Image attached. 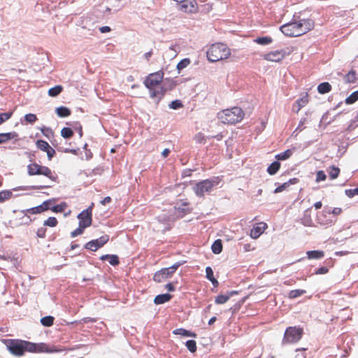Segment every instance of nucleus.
Wrapping results in <instances>:
<instances>
[{
	"label": "nucleus",
	"mask_w": 358,
	"mask_h": 358,
	"mask_svg": "<svg viewBox=\"0 0 358 358\" xmlns=\"http://www.w3.org/2000/svg\"><path fill=\"white\" fill-rule=\"evenodd\" d=\"M2 343L8 350L15 356H22L26 352L32 353L46 352L48 346L45 343H34L20 339H3Z\"/></svg>",
	"instance_id": "nucleus-1"
},
{
	"label": "nucleus",
	"mask_w": 358,
	"mask_h": 358,
	"mask_svg": "<svg viewBox=\"0 0 358 358\" xmlns=\"http://www.w3.org/2000/svg\"><path fill=\"white\" fill-rule=\"evenodd\" d=\"M164 76V72L159 71L145 78L143 84L149 90L151 98L162 99L164 96L167 90L162 85Z\"/></svg>",
	"instance_id": "nucleus-2"
},
{
	"label": "nucleus",
	"mask_w": 358,
	"mask_h": 358,
	"mask_svg": "<svg viewBox=\"0 0 358 358\" xmlns=\"http://www.w3.org/2000/svg\"><path fill=\"white\" fill-rule=\"evenodd\" d=\"M314 27V23L310 20H301L299 22H292L280 27V31L289 37L300 36Z\"/></svg>",
	"instance_id": "nucleus-3"
},
{
	"label": "nucleus",
	"mask_w": 358,
	"mask_h": 358,
	"mask_svg": "<svg viewBox=\"0 0 358 358\" xmlns=\"http://www.w3.org/2000/svg\"><path fill=\"white\" fill-rule=\"evenodd\" d=\"M231 55V50L222 43L212 44L206 51V57L210 62H216L227 59Z\"/></svg>",
	"instance_id": "nucleus-4"
},
{
	"label": "nucleus",
	"mask_w": 358,
	"mask_h": 358,
	"mask_svg": "<svg viewBox=\"0 0 358 358\" xmlns=\"http://www.w3.org/2000/svg\"><path fill=\"white\" fill-rule=\"evenodd\" d=\"M245 116L243 110L239 107L225 109L218 113V118L224 124H234L241 122Z\"/></svg>",
	"instance_id": "nucleus-5"
},
{
	"label": "nucleus",
	"mask_w": 358,
	"mask_h": 358,
	"mask_svg": "<svg viewBox=\"0 0 358 358\" xmlns=\"http://www.w3.org/2000/svg\"><path fill=\"white\" fill-rule=\"evenodd\" d=\"M27 173L30 176L41 175L47 177L53 182H57V175L49 167L40 165L36 162L31 163L27 166Z\"/></svg>",
	"instance_id": "nucleus-6"
},
{
	"label": "nucleus",
	"mask_w": 358,
	"mask_h": 358,
	"mask_svg": "<svg viewBox=\"0 0 358 358\" xmlns=\"http://www.w3.org/2000/svg\"><path fill=\"white\" fill-rule=\"evenodd\" d=\"M303 335V328L296 326L289 327L285 331L282 343V345L296 343L301 339Z\"/></svg>",
	"instance_id": "nucleus-7"
},
{
	"label": "nucleus",
	"mask_w": 358,
	"mask_h": 358,
	"mask_svg": "<svg viewBox=\"0 0 358 358\" xmlns=\"http://www.w3.org/2000/svg\"><path fill=\"white\" fill-rule=\"evenodd\" d=\"M185 262H178L169 268H164L157 271L153 276L154 281L156 282H162L170 278L177 269Z\"/></svg>",
	"instance_id": "nucleus-8"
},
{
	"label": "nucleus",
	"mask_w": 358,
	"mask_h": 358,
	"mask_svg": "<svg viewBox=\"0 0 358 358\" xmlns=\"http://www.w3.org/2000/svg\"><path fill=\"white\" fill-rule=\"evenodd\" d=\"M219 182L218 178H214L213 180H204L196 184L194 191L198 196H203L205 193L210 192L213 187L217 185Z\"/></svg>",
	"instance_id": "nucleus-9"
},
{
	"label": "nucleus",
	"mask_w": 358,
	"mask_h": 358,
	"mask_svg": "<svg viewBox=\"0 0 358 358\" xmlns=\"http://www.w3.org/2000/svg\"><path fill=\"white\" fill-rule=\"evenodd\" d=\"M50 201H45L41 205L33 207L25 210H22V213L24 214V217H27L28 221L26 222V224H29L31 222V220L29 216L27 215V213L30 214H40L50 209Z\"/></svg>",
	"instance_id": "nucleus-10"
},
{
	"label": "nucleus",
	"mask_w": 358,
	"mask_h": 358,
	"mask_svg": "<svg viewBox=\"0 0 358 358\" xmlns=\"http://www.w3.org/2000/svg\"><path fill=\"white\" fill-rule=\"evenodd\" d=\"M289 54V52L287 53L284 50H278L264 54L262 55V57L268 62H280Z\"/></svg>",
	"instance_id": "nucleus-11"
},
{
	"label": "nucleus",
	"mask_w": 358,
	"mask_h": 358,
	"mask_svg": "<svg viewBox=\"0 0 358 358\" xmlns=\"http://www.w3.org/2000/svg\"><path fill=\"white\" fill-rule=\"evenodd\" d=\"M108 241L109 236L104 235L101 236L99 238L92 240L87 243L85 245V248L92 251H96L99 248H101L103 245H105Z\"/></svg>",
	"instance_id": "nucleus-12"
},
{
	"label": "nucleus",
	"mask_w": 358,
	"mask_h": 358,
	"mask_svg": "<svg viewBox=\"0 0 358 358\" xmlns=\"http://www.w3.org/2000/svg\"><path fill=\"white\" fill-rule=\"evenodd\" d=\"M180 10L187 13H195L198 10V6L196 0H185L179 2Z\"/></svg>",
	"instance_id": "nucleus-13"
},
{
	"label": "nucleus",
	"mask_w": 358,
	"mask_h": 358,
	"mask_svg": "<svg viewBox=\"0 0 358 358\" xmlns=\"http://www.w3.org/2000/svg\"><path fill=\"white\" fill-rule=\"evenodd\" d=\"M36 145L39 150L47 153L49 160H51L56 154L55 150L45 141L38 140L36 143Z\"/></svg>",
	"instance_id": "nucleus-14"
},
{
	"label": "nucleus",
	"mask_w": 358,
	"mask_h": 358,
	"mask_svg": "<svg viewBox=\"0 0 358 358\" xmlns=\"http://www.w3.org/2000/svg\"><path fill=\"white\" fill-rule=\"evenodd\" d=\"M78 218L79 220V224L83 227H88L92 224V214L87 210H83L78 214Z\"/></svg>",
	"instance_id": "nucleus-15"
},
{
	"label": "nucleus",
	"mask_w": 358,
	"mask_h": 358,
	"mask_svg": "<svg viewBox=\"0 0 358 358\" xmlns=\"http://www.w3.org/2000/svg\"><path fill=\"white\" fill-rule=\"evenodd\" d=\"M266 228L267 224L265 222H259L255 224L250 231V237L254 239L259 238Z\"/></svg>",
	"instance_id": "nucleus-16"
},
{
	"label": "nucleus",
	"mask_w": 358,
	"mask_h": 358,
	"mask_svg": "<svg viewBox=\"0 0 358 358\" xmlns=\"http://www.w3.org/2000/svg\"><path fill=\"white\" fill-rule=\"evenodd\" d=\"M309 101V97L308 93H306L302 97L297 99L293 106V110L298 113L300 110L306 106Z\"/></svg>",
	"instance_id": "nucleus-17"
},
{
	"label": "nucleus",
	"mask_w": 358,
	"mask_h": 358,
	"mask_svg": "<svg viewBox=\"0 0 358 358\" xmlns=\"http://www.w3.org/2000/svg\"><path fill=\"white\" fill-rule=\"evenodd\" d=\"M299 182V180L297 178H291L288 181H287V182H284L283 184L278 186L275 189L273 192L275 194H278V193L282 192H283L285 190H287L289 187L290 185H296Z\"/></svg>",
	"instance_id": "nucleus-18"
},
{
	"label": "nucleus",
	"mask_w": 358,
	"mask_h": 358,
	"mask_svg": "<svg viewBox=\"0 0 358 358\" xmlns=\"http://www.w3.org/2000/svg\"><path fill=\"white\" fill-rule=\"evenodd\" d=\"M17 136L18 134L15 131L8 133H1L0 134V144L8 142L11 139L17 138Z\"/></svg>",
	"instance_id": "nucleus-19"
},
{
	"label": "nucleus",
	"mask_w": 358,
	"mask_h": 358,
	"mask_svg": "<svg viewBox=\"0 0 358 358\" xmlns=\"http://www.w3.org/2000/svg\"><path fill=\"white\" fill-rule=\"evenodd\" d=\"M171 298H172V296L169 294H159L155 296V298L154 299V303L157 305L162 304V303L169 301Z\"/></svg>",
	"instance_id": "nucleus-20"
},
{
	"label": "nucleus",
	"mask_w": 358,
	"mask_h": 358,
	"mask_svg": "<svg viewBox=\"0 0 358 358\" xmlns=\"http://www.w3.org/2000/svg\"><path fill=\"white\" fill-rule=\"evenodd\" d=\"M101 260H107L110 264L117 266L120 264L119 258L115 255H105L101 257Z\"/></svg>",
	"instance_id": "nucleus-21"
},
{
	"label": "nucleus",
	"mask_w": 358,
	"mask_h": 358,
	"mask_svg": "<svg viewBox=\"0 0 358 358\" xmlns=\"http://www.w3.org/2000/svg\"><path fill=\"white\" fill-rule=\"evenodd\" d=\"M346 83H354L357 80V73L355 70L352 69L343 78Z\"/></svg>",
	"instance_id": "nucleus-22"
},
{
	"label": "nucleus",
	"mask_w": 358,
	"mask_h": 358,
	"mask_svg": "<svg viewBox=\"0 0 358 358\" xmlns=\"http://www.w3.org/2000/svg\"><path fill=\"white\" fill-rule=\"evenodd\" d=\"M308 259H321L324 256V252L320 250H310L306 252Z\"/></svg>",
	"instance_id": "nucleus-23"
},
{
	"label": "nucleus",
	"mask_w": 358,
	"mask_h": 358,
	"mask_svg": "<svg viewBox=\"0 0 358 358\" xmlns=\"http://www.w3.org/2000/svg\"><path fill=\"white\" fill-rule=\"evenodd\" d=\"M280 166L281 164L279 162L275 161L268 166L267 172L270 175H275L279 171Z\"/></svg>",
	"instance_id": "nucleus-24"
},
{
	"label": "nucleus",
	"mask_w": 358,
	"mask_h": 358,
	"mask_svg": "<svg viewBox=\"0 0 358 358\" xmlns=\"http://www.w3.org/2000/svg\"><path fill=\"white\" fill-rule=\"evenodd\" d=\"M71 110L65 106H60L56 109V113L59 117H66L71 115Z\"/></svg>",
	"instance_id": "nucleus-25"
},
{
	"label": "nucleus",
	"mask_w": 358,
	"mask_h": 358,
	"mask_svg": "<svg viewBox=\"0 0 358 358\" xmlns=\"http://www.w3.org/2000/svg\"><path fill=\"white\" fill-rule=\"evenodd\" d=\"M317 90L320 94H326L331 90V85L327 83H322L317 87Z\"/></svg>",
	"instance_id": "nucleus-26"
},
{
	"label": "nucleus",
	"mask_w": 358,
	"mask_h": 358,
	"mask_svg": "<svg viewBox=\"0 0 358 358\" xmlns=\"http://www.w3.org/2000/svg\"><path fill=\"white\" fill-rule=\"evenodd\" d=\"M173 333L174 334L181 335L183 336H191V337L196 336V334L192 333L188 330H186V329H182V328L175 329Z\"/></svg>",
	"instance_id": "nucleus-27"
},
{
	"label": "nucleus",
	"mask_w": 358,
	"mask_h": 358,
	"mask_svg": "<svg viewBox=\"0 0 358 358\" xmlns=\"http://www.w3.org/2000/svg\"><path fill=\"white\" fill-rule=\"evenodd\" d=\"M13 196V192L9 189L0 192V203L9 200Z\"/></svg>",
	"instance_id": "nucleus-28"
},
{
	"label": "nucleus",
	"mask_w": 358,
	"mask_h": 358,
	"mask_svg": "<svg viewBox=\"0 0 358 358\" xmlns=\"http://www.w3.org/2000/svg\"><path fill=\"white\" fill-rule=\"evenodd\" d=\"M212 251L214 254H220L222 250V243L220 239L216 240L212 245Z\"/></svg>",
	"instance_id": "nucleus-29"
},
{
	"label": "nucleus",
	"mask_w": 358,
	"mask_h": 358,
	"mask_svg": "<svg viewBox=\"0 0 358 358\" xmlns=\"http://www.w3.org/2000/svg\"><path fill=\"white\" fill-rule=\"evenodd\" d=\"M292 151L289 149L285 150L283 152L279 153L275 155V158L277 160H286L292 155Z\"/></svg>",
	"instance_id": "nucleus-30"
},
{
	"label": "nucleus",
	"mask_w": 358,
	"mask_h": 358,
	"mask_svg": "<svg viewBox=\"0 0 358 358\" xmlns=\"http://www.w3.org/2000/svg\"><path fill=\"white\" fill-rule=\"evenodd\" d=\"M340 173V169L335 166H331L329 170V178L331 180H334L338 178Z\"/></svg>",
	"instance_id": "nucleus-31"
},
{
	"label": "nucleus",
	"mask_w": 358,
	"mask_h": 358,
	"mask_svg": "<svg viewBox=\"0 0 358 358\" xmlns=\"http://www.w3.org/2000/svg\"><path fill=\"white\" fill-rule=\"evenodd\" d=\"M273 39L270 36L259 37L255 39V42L262 45L270 44Z\"/></svg>",
	"instance_id": "nucleus-32"
},
{
	"label": "nucleus",
	"mask_w": 358,
	"mask_h": 358,
	"mask_svg": "<svg viewBox=\"0 0 358 358\" xmlns=\"http://www.w3.org/2000/svg\"><path fill=\"white\" fill-rule=\"evenodd\" d=\"M63 90L62 85H56L48 90V95L50 96H56L59 95Z\"/></svg>",
	"instance_id": "nucleus-33"
},
{
	"label": "nucleus",
	"mask_w": 358,
	"mask_h": 358,
	"mask_svg": "<svg viewBox=\"0 0 358 358\" xmlns=\"http://www.w3.org/2000/svg\"><path fill=\"white\" fill-rule=\"evenodd\" d=\"M55 318L52 316H45L41 319V323L44 327H51L53 325Z\"/></svg>",
	"instance_id": "nucleus-34"
},
{
	"label": "nucleus",
	"mask_w": 358,
	"mask_h": 358,
	"mask_svg": "<svg viewBox=\"0 0 358 358\" xmlns=\"http://www.w3.org/2000/svg\"><path fill=\"white\" fill-rule=\"evenodd\" d=\"M306 290L304 289H293L291 290L288 294V297L289 299H296L304 294L306 293Z\"/></svg>",
	"instance_id": "nucleus-35"
},
{
	"label": "nucleus",
	"mask_w": 358,
	"mask_h": 358,
	"mask_svg": "<svg viewBox=\"0 0 358 358\" xmlns=\"http://www.w3.org/2000/svg\"><path fill=\"white\" fill-rule=\"evenodd\" d=\"M58 221L56 217H50L46 220L44 221L43 225L50 227H55L57 225Z\"/></svg>",
	"instance_id": "nucleus-36"
},
{
	"label": "nucleus",
	"mask_w": 358,
	"mask_h": 358,
	"mask_svg": "<svg viewBox=\"0 0 358 358\" xmlns=\"http://www.w3.org/2000/svg\"><path fill=\"white\" fill-rule=\"evenodd\" d=\"M73 131L71 128L64 127L61 130V136L64 138H70L73 136Z\"/></svg>",
	"instance_id": "nucleus-37"
},
{
	"label": "nucleus",
	"mask_w": 358,
	"mask_h": 358,
	"mask_svg": "<svg viewBox=\"0 0 358 358\" xmlns=\"http://www.w3.org/2000/svg\"><path fill=\"white\" fill-rule=\"evenodd\" d=\"M358 100V91L354 92L345 99L347 104H352Z\"/></svg>",
	"instance_id": "nucleus-38"
},
{
	"label": "nucleus",
	"mask_w": 358,
	"mask_h": 358,
	"mask_svg": "<svg viewBox=\"0 0 358 358\" xmlns=\"http://www.w3.org/2000/svg\"><path fill=\"white\" fill-rule=\"evenodd\" d=\"M185 345L191 352H195L196 351V343L194 340L187 341Z\"/></svg>",
	"instance_id": "nucleus-39"
},
{
	"label": "nucleus",
	"mask_w": 358,
	"mask_h": 358,
	"mask_svg": "<svg viewBox=\"0 0 358 358\" xmlns=\"http://www.w3.org/2000/svg\"><path fill=\"white\" fill-rule=\"evenodd\" d=\"M191 61L189 58H185L182 59L178 64H177V69L178 70L180 71L185 68H186L189 64Z\"/></svg>",
	"instance_id": "nucleus-40"
},
{
	"label": "nucleus",
	"mask_w": 358,
	"mask_h": 358,
	"mask_svg": "<svg viewBox=\"0 0 358 358\" xmlns=\"http://www.w3.org/2000/svg\"><path fill=\"white\" fill-rule=\"evenodd\" d=\"M229 299V296L220 294L215 298V303L217 304H223Z\"/></svg>",
	"instance_id": "nucleus-41"
},
{
	"label": "nucleus",
	"mask_w": 358,
	"mask_h": 358,
	"mask_svg": "<svg viewBox=\"0 0 358 358\" xmlns=\"http://www.w3.org/2000/svg\"><path fill=\"white\" fill-rule=\"evenodd\" d=\"M24 120L27 122L33 124L38 120V118L35 114L29 113V114L25 115Z\"/></svg>",
	"instance_id": "nucleus-42"
},
{
	"label": "nucleus",
	"mask_w": 358,
	"mask_h": 358,
	"mask_svg": "<svg viewBox=\"0 0 358 358\" xmlns=\"http://www.w3.org/2000/svg\"><path fill=\"white\" fill-rule=\"evenodd\" d=\"M13 115L12 112L3 113L0 114V124L10 119Z\"/></svg>",
	"instance_id": "nucleus-43"
},
{
	"label": "nucleus",
	"mask_w": 358,
	"mask_h": 358,
	"mask_svg": "<svg viewBox=\"0 0 358 358\" xmlns=\"http://www.w3.org/2000/svg\"><path fill=\"white\" fill-rule=\"evenodd\" d=\"M85 229V227H83L82 225L79 224V227L71 233V237H76L82 234Z\"/></svg>",
	"instance_id": "nucleus-44"
},
{
	"label": "nucleus",
	"mask_w": 358,
	"mask_h": 358,
	"mask_svg": "<svg viewBox=\"0 0 358 358\" xmlns=\"http://www.w3.org/2000/svg\"><path fill=\"white\" fill-rule=\"evenodd\" d=\"M65 208H66V204L61 203V204L53 206L50 209L52 212H55V213H62V211L64 210Z\"/></svg>",
	"instance_id": "nucleus-45"
},
{
	"label": "nucleus",
	"mask_w": 358,
	"mask_h": 358,
	"mask_svg": "<svg viewBox=\"0 0 358 358\" xmlns=\"http://www.w3.org/2000/svg\"><path fill=\"white\" fill-rule=\"evenodd\" d=\"M345 193L348 197L352 198L355 195H358V187L355 189H345Z\"/></svg>",
	"instance_id": "nucleus-46"
},
{
	"label": "nucleus",
	"mask_w": 358,
	"mask_h": 358,
	"mask_svg": "<svg viewBox=\"0 0 358 358\" xmlns=\"http://www.w3.org/2000/svg\"><path fill=\"white\" fill-rule=\"evenodd\" d=\"M327 178L326 174L323 171H319L316 174V182H319L320 181H324Z\"/></svg>",
	"instance_id": "nucleus-47"
},
{
	"label": "nucleus",
	"mask_w": 358,
	"mask_h": 358,
	"mask_svg": "<svg viewBox=\"0 0 358 358\" xmlns=\"http://www.w3.org/2000/svg\"><path fill=\"white\" fill-rule=\"evenodd\" d=\"M169 106L172 109H178L182 107V103L180 100H175L170 103Z\"/></svg>",
	"instance_id": "nucleus-48"
},
{
	"label": "nucleus",
	"mask_w": 358,
	"mask_h": 358,
	"mask_svg": "<svg viewBox=\"0 0 358 358\" xmlns=\"http://www.w3.org/2000/svg\"><path fill=\"white\" fill-rule=\"evenodd\" d=\"M36 235L38 238H44L46 235V229L44 227L38 228L36 231Z\"/></svg>",
	"instance_id": "nucleus-49"
},
{
	"label": "nucleus",
	"mask_w": 358,
	"mask_h": 358,
	"mask_svg": "<svg viewBox=\"0 0 358 358\" xmlns=\"http://www.w3.org/2000/svg\"><path fill=\"white\" fill-rule=\"evenodd\" d=\"M41 131L43 134L47 137H49L50 135L53 134L52 129L50 128L43 127L41 129Z\"/></svg>",
	"instance_id": "nucleus-50"
},
{
	"label": "nucleus",
	"mask_w": 358,
	"mask_h": 358,
	"mask_svg": "<svg viewBox=\"0 0 358 358\" xmlns=\"http://www.w3.org/2000/svg\"><path fill=\"white\" fill-rule=\"evenodd\" d=\"M206 278L208 280H210L212 278H214V276H213V269L211 268V267L210 266H207L206 268Z\"/></svg>",
	"instance_id": "nucleus-51"
},
{
	"label": "nucleus",
	"mask_w": 358,
	"mask_h": 358,
	"mask_svg": "<svg viewBox=\"0 0 358 358\" xmlns=\"http://www.w3.org/2000/svg\"><path fill=\"white\" fill-rule=\"evenodd\" d=\"M329 271V269L326 266H322L319 268L317 270L315 271V274L316 275H322V274H326Z\"/></svg>",
	"instance_id": "nucleus-52"
},
{
	"label": "nucleus",
	"mask_w": 358,
	"mask_h": 358,
	"mask_svg": "<svg viewBox=\"0 0 358 358\" xmlns=\"http://www.w3.org/2000/svg\"><path fill=\"white\" fill-rule=\"evenodd\" d=\"M189 206V203H187V202H185L182 203V207H178V211H180L182 213H189L190 210L188 209V208H186V207Z\"/></svg>",
	"instance_id": "nucleus-53"
},
{
	"label": "nucleus",
	"mask_w": 358,
	"mask_h": 358,
	"mask_svg": "<svg viewBox=\"0 0 358 358\" xmlns=\"http://www.w3.org/2000/svg\"><path fill=\"white\" fill-rule=\"evenodd\" d=\"M51 186L50 185H34V186H31L29 187V188H26V189H48V188H50Z\"/></svg>",
	"instance_id": "nucleus-54"
},
{
	"label": "nucleus",
	"mask_w": 358,
	"mask_h": 358,
	"mask_svg": "<svg viewBox=\"0 0 358 358\" xmlns=\"http://www.w3.org/2000/svg\"><path fill=\"white\" fill-rule=\"evenodd\" d=\"M306 118L301 119L296 130H299L300 131H302L304 129L303 125L306 122Z\"/></svg>",
	"instance_id": "nucleus-55"
},
{
	"label": "nucleus",
	"mask_w": 358,
	"mask_h": 358,
	"mask_svg": "<svg viewBox=\"0 0 358 358\" xmlns=\"http://www.w3.org/2000/svg\"><path fill=\"white\" fill-rule=\"evenodd\" d=\"M342 209L341 208H334L332 209L331 213L335 215H338L342 213Z\"/></svg>",
	"instance_id": "nucleus-56"
},
{
	"label": "nucleus",
	"mask_w": 358,
	"mask_h": 358,
	"mask_svg": "<svg viewBox=\"0 0 358 358\" xmlns=\"http://www.w3.org/2000/svg\"><path fill=\"white\" fill-rule=\"evenodd\" d=\"M194 139L198 143H202L203 139H204V138H203V136H202L201 134H199L195 136Z\"/></svg>",
	"instance_id": "nucleus-57"
},
{
	"label": "nucleus",
	"mask_w": 358,
	"mask_h": 358,
	"mask_svg": "<svg viewBox=\"0 0 358 358\" xmlns=\"http://www.w3.org/2000/svg\"><path fill=\"white\" fill-rule=\"evenodd\" d=\"M112 199L110 196H106L102 201H101V203L105 206L106 204L110 203Z\"/></svg>",
	"instance_id": "nucleus-58"
},
{
	"label": "nucleus",
	"mask_w": 358,
	"mask_h": 358,
	"mask_svg": "<svg viewBox=\"0 0 358 358\" xmlns=\"http://www.w3.org/2000/svg\"><path fill=\"white\" fill-rule=\"evenodd\" d=\"M152 55H153V52H152V50H150V51H149L148 52H145L144 54L143 57H144L145 59L148 62Z\"/></svg>",
	"instance_id": "nucleus-59"
},
{
	"label": "nucleus",
	"mask_w": 358,
	"mask_h": 358,
	"mask_svg": "<svg viewBox=\"0 0 358 358\" xmlns=\"http://www.w3.org/2000/svg\"><path fill=\"white\" fill-rule=\"evenodd\" d=\"M99 30L101 33H107L110 31V28L108 26H103L99 28Z\"/></svg>",
	"instance_id": "nucleus-60"
},
{
	"label": "nucleus",
	"mask_w": 358,
	"mask_h": 358,
	"mask_svg": "<svg viewBox=\"0 0 358 358\" xmlns=\"http://www.w3.org/2000/svg\"><path fill=\"white\" fill-rule=\"evenodd\" d=\"M170 153V150L168 149V148H165L162 152V156L164 157V158H166L169 156Z\"/></svg>",
	"instance_id": "nucleus-61"
},
{
	"label": "nucleus",
	"mask_w": 358,
	"mask_h": 358,
	"mask_svg": "<svg viewBox=\"0 0 358 358\" xmlns=\"http://www.w3.org/2000/svg\"><path fill=\"white\" fill-rule=\"evenodd\" d=\"M76 125L78 124V127H76L75 129L76 130H78V131L79 132L80 136H82V135H83L82 126L80 125V124L79 122H76Z\"/></svg>",
	"instance_id": "nucleus-62"
},
{
	"label": "nucleus",
	"mask_w": 358,
	"mask_h": 358,
	"mask_svg": "<svg viewBox=\"0 0 358 358\" xmlns=\"http://www.w3.org/2000/svg\"><path fill=\"white\" fill-rule=\"evenodd\" d=\"M244 250L246 252L254 250V248L250 243H247L244 245Z\"/></svg>",
	"instance_id": "nucleus-63"
},
{
	"label": "nucleus",
	"mask_w": 358,
	"mask_h": 358,
	"mask_svg": "<svg viewBox=\"0 0 358 358\" xmlns=\"http://www.w3.org/2000/svg\"><path fill=\"white\" fill-rule=\"evenodd\" d=\"M166 288L170 291V292H173L175 290V288L173 287V285L171 284V283H168L166 285Z\"/></svg>",
	"instance_id": "nucleus-64"
}]
</instances>
